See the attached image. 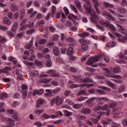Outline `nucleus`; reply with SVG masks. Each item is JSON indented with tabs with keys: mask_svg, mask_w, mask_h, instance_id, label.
I'll return each mask as SVG.
<instances>
[{
	"mask_svg": "<svg viewBox=\"0 0 127 127\" xmlns=\"http://www.w3.org/2000/svg\"><path fill=\"white\" fill-rule=\"evenodd\" d=\"M86 3L83 5L84 8H85L86 10L88 11V13L90 14V20L93 23H96V20H98L99 19V16L96 15V11H95V9L91 8L92 4H91V2L90 1L87 0L86 1Z\"/></svg>",
	"mask_w": 127,
	"mask_h": 127,
	"instance_id": "obj_1",
	"label": "nucleus"
},
{
	"mask_svg": "<svg viewBox=\"0 0 127 127\" xmlns=\"http://www.w3.org/2000/svg\"><path fill=\"white\" fill-rule=\"evenodd\" d=\"M104 15L106 16L107 22L104 21V20H100V23L102 25H104L105 27H109L110 29H112V24H111V20H112V15L108 12H105Z\"/></svg>",
	"mask_w": 127,
	"mask_h": 127,
	"instance_id": "obj_2",
	"label": "nucleus"
},
{
	"mask_svg": "<svg viewBox=\"0 0 127 127\" xmlns=\"http://www.w3.org/2000/svg\"><path fill=\"white\" fill-rule=\"evenodd\" d=\"M64 102V99L62 97L60 98L59 95L57 96L56 97L52 99L51 101V106H54V104H56L57 106H61Z\"/></svg>",
	"mask_w": 127,
	"mask_h": 127,
	"instance_id": "obj_3",
	"label": "nucleus"
},
{
	"mask_svg": "<svg viewBox=\"0 0 127 127\" xmlns=\"http://www.w3.org/2000/svg\"><path fill=\"white\" fill-rule=\"evenodd\" d=\"M104 56L103 54H99L97 56H95L94 57L90 58L88 59L87 62L86 63L87 65H92L94 63H96V62H98L101 58H102Z\"/></svg>",
	"mask_w": 127,
	"mask_h": 127,
	"instance_id": "obj_4",
	"label": "nucleus"
},
{
	"mask_svg": "<svg viewBox=\"0 0 127 127\" xmlns=\"http://www.w3.org/2000/svg\"><path fill=\"white\" fill-rule=\"evenodd\" d=\"M118 56L120 59L116 60L117 63H120V64H126V63H127L126 60L127 61V58H126V56H125V55L120 54Z\"/></svg>",
	"mask_w": 127,
	"mask_h": 127,
	"instance_id": "obj_5",
	"label": "nucleus"
},
{
	"mask_svg": "<svg viewBox=\"0 0 127 127\" xmlns=\"http://www.w3.org/2000/svg\"><path fill=\"white\" fill-rule=\"evenodd\" d=\"M79 42L81 44V48L84 51H86L89 49V47L88 46V42H87V41L84 40L83 39H81L79 40Z\"/></svg>",
	"mask_w": 127,
	"mask_h": 127,
	"instance_id": "obj_6",
	"label": "nucleus"
},
{
	"mask_svg": "<svg viewBox=\"0 0 127 127\" xmlns=\"http://www.w3.org/2000/svg\"><path fill=\"white\" fill-rule=\"evenodd\" d=\"M126 33L127 36L124 37V38H123V35L118 33H115L114 34V35L118 37V40L120 41V42H123L124 43L126 42V41H127V32H126Z\"/></svg>",
	"mask_w": 127,
	"mask_h": 127,
	"instance_id": "obj_7",
	"label": "nucleus"
},
{
	"mask_svg": "<svg viewBox=\"0 0 127 127\" xmlns=\"http://www.w3.org/2000/svg\"><path fill=\"white\" fill-rule=\"evenodd\" d=\"M44 93V90L43 89H35L33 92V96H36V95H38L40 96V95H42Z\"/></svg>",
	"mask_w": 127,
	"mask_h": 127,
	"instance_id": "obj_8",
	"label": "nucleus"
},
{
	"mask_svg": "<svg viewBox=\"0 0 127 127\" xmlns=\"http://www.w3.org/2000/svg\"><path fill=\"white\" fill-rule=\"evenodd\" d=\"M103 69L105 71L104 73L106 77H108V78H111V77H112V73L109 68L105 67L103 68Z\"/></svg>",
	"mask_w": 127,
	"mask_h": 127,
	"instance_id": "obj_9",
	"label": "nucleus"
},
{
	"mask_svg": "<svg viewBox=\"0 0 127 127\" xmlns=\"http://www.w3.org/2000/svg\"><path fill=\"white\" fill-rule=\"evenodd\" d=\"M91 112H92L91 109L86 108L82 109L80 111V113H81V114H84V115H89V114H90Z\"/></svg>",
	"mask_w": 127,
	"mask_h": 127,
	"instance_id": "obj_10",
	"label": "nucleus"
},
{
	"mask_svg": "<svg viewBox=\"0 0 127 127\" xmlns=\"http://www.w3.org/2000/svg\"><path fill=\"white\" fill-rule=\"evenodd\" d=\"M98 0H92V1L94 3V7L95 9L96 12L100 13V10L98 8V5H99V2H98Z\"/></svg>",
	"mask_w": 127,
	"mask_h": 127,
	"instance_id": "obj_11",
	"label": "nucleus"
},
{
	"mask_svg": "<svg viewBox=\"0 0 127 127\" xmlns=\"http://www.w3.org/2000/svg\"><path fill=\"white\" fill-rule=\"evenodd\" d=\"M79 81L81 83H93V80L90 79V77L80 79Z\"/></svg>",
	"mask_w": 127,
	"mask_h": 127,
	"instance_id": "obj_12",
	"label": "nucleus"
},
{
	"mask_svg": "<svg viewBox=\"0 0 127 127\" xmlns=\"http://www.w3.org/2000/svg\"><path fill=\"white\" fill-rule=\"evenodd\" d=\"M118 26L120 28L119 29V32L123 33V34H126L127 33V29H125L121 25H118Z\"/></svg>",
	"mask_w": 127,
	"mask_h": 127,
	"instance_id": "obj_13",
	"label": "nucleus"
},
{
	"mask_svg": "<svg viewBox=\"0 0 127 127\" xmlns=\"http://www.w3.org/2000/svg\"><path fill=\"white\" fill-rule=\"evenodd\" d=\"M10 8L12 11H14L18 9V6L15 4L14 2H13L10 4Z\"/></svg>",
	"mask_w": 127,
	"mask_h": 127,
	"instance_id": "obj_14",
	"label": "nucleus"
},
{
	"mask_svg": "<svg viewBox=\"0 0 127 127\" xmlns=\"http://www.w3.org/2000/svg\"><path fill=\"white\" fill-rule=\"evenodd\" d=\"M3 23L4 24H6V25H10V24H11V21L7 17L4 18Z\"/></svg>",
	"mask_w": 127,
	"mask_h": 127,
	"instance_id": "obj_15",
	"label": "nucleus"
},
{
	"mask_svg": "<svg viewBox=\"0 0 127 127\" xmlns=\"http://www.w3.org/2000/svg\"><path fill=\"white\" fill-rule=\"evenodd\" d=\"M43 118H44V119H45V120H47L48 119H50V118H51V119H55V116L52 115L51 116L48 115V114H44L42 115Z\"/></svg>",
	"mask_w": 127,
	"mask_h": 127,
	"instance_id": "obj_16",
	"label": "nucleus"
},
{
	"mask_svg": "<svg viewBox=\"0 0 127 127\" xmlns=\"http://www.w3.org/2000/svg\"><path fill=\"white\" fill-rule=\"evenodd\" d=\"M126 89H127V86H126V85H121L118 89V93L121 94V93L125 92V90H126Z\"/></svg>",
	"mask_w": 127,
	"mask_h": 127,
	"instance_id": "obj_17",
	"label": "nucleus"
},
{
	"mask_svg": "<svg viewBox=\"0 0 127 127\" xmlns=\"http://www.w3.org/2000/svg\"><path fill=\"white\" fill-rule=\"evenodd\" d=\"M11 70V68L9 66H5L3 68V73L4 74H8V72Z\"/></svg>",
	"mask_w": 127,
	"mask_h": 127,
	"instance_id": "obj_18",
	"label": "nucleus"
},
{
	"mask_svg": "<svg viewBox=\"0 0 127 127\" xmlns=\"http://www.w3.org/2000/svg\"><path fill=\"white\" fill-rule=\"evenodd\" d=\"M102 122L104 125H110V123L111 122H112V120L108 118H105L104 119H103Z\"/></svg>",
	"mask_w": 127,
	"mask_h": 127,
	"instance_id": "obj_19",
	"label": "nucleus"
},
{
	"mask_svg": "<svg viewBox=\"0 0 127 127\" xmlns=\"http://www.w3.org/2000/svg\"><path fill=\"white\" fill-rule=\"evenodd\" d=\"M101 105H103V103H99L97 104L98 107H96L95 108H94V111H95V112H98V111H100V110H102V109H103V107H101Z\"/></svg>",
	"mask_w": 127,
	"mask_h": 127,
	"instance_id": "obj_20",
	"label": "nucleus"
},
{
	"mask_svg": "<svg viewBox=\"0 0 127 127\" xmlns=\"http://www.w3.org/2000/svg\"><path fill=\"white\" fill-rule=\"evenodd\" d=\"M17 27H18V24L17 22H15L13 24V27H12V31L15 32L17 30Z\"/></svg>",
	"mask_w": 127,
	"mask_h": 127,
	"instance_id": "obj_21",
	"label": "nucleus"
},
{
	"mask_svg": "<svg viewBox=\"0 0 127 127\" xmlns=\"http://www.w3.org/2000/svg\"><path fill=\"white\" fill-rule=\"evenodd\" d=\"M54 54L56 56H58V55H59V49H58V47H54Z\"/></svg>",
	"mask_w": 127,
	"mask_h": 127,
	"instance_id": "obj_22",
	"label": "nucleus"
},
{
	"mask_svg": "<svg viewBox=\"0 0 127 127\" xmlns=\"http://www.w3.org/2000/svg\"><path fill=\"white\" fill-rule=\"evenodd\" d=\"M5 98H8V94L6 93H1L0 94V99L3 100Z\"/></svg>",
	"mask_w": 127,
	"mask_h": 127,
	"instance_id": "obj_23",
	"label": "nucleus"
},
{
	"mask_svg": "<svg viewBox=\"0 0 127 127\" xmlns=\"http://www.w3.org/2000/svg\"><path fill=\"white\" fill-rule=\"evenodd\" d=\"M95 100H96V97H92L86 101V104L90 105V104H92Z\"/></svg>",
	"mask_w": 127,
	"mask_h": 127,
	"instance_id": "obj_24",
	"label": "nucleus"
},
{
	"mask_svg": "<svg viewBox=\"0 0 127 127\" xmlns=\"http://www.w3.org/2000/svg\"><path fill=\"white\" fill-rule=\"evenodd\" d=\"M95 93H96V94H98L99 95H104L106 94V92H105L104 90H102L101 89L95 90Z\"/></svg>",
	"mask_w": 127,
	"mask_h": 127,
	"instance_id": "obj_25",
	"label": "nucleus"
},
{
	"mask_svg": "<svg viewBox=\"0 0 127 127\" xmlns=\"http://www.w3.org/2000/svg\"><path fill=\"white\" fill-rule=\"evenodd\" d=\"M67 54L68 55L71 56L73 53H74V49L72 47H69L67 50Z\"/></svg>",
	"mask_w": 127,
	"mask_h": 127,
	"instance_id": "obj_26",
	"label": "nucleus"
},
{
	"mask_svg": "<svg viewBox=\"0 0 127 127\" xmlns=\"http://www.w3.org/2000/svg\"><path fill=\"white\" fill-rule=\"evenodd\" d=\"M32 45H33V41L32 40H31L29 42V44H27L25 46V48L26 49H30V48L32 47Z\"/></svg>",
	"mask_w": 127,
	"mask_h": 127,
	"instance_id": "obj_27",
	"label": "nucleus"
},
{
	"mask_svg": "<svg viewBox=\"0 0 127 127\" xmlns=\"http://www.w3.org/2000/svg\"><path fill=\"white\" fill-rule=\"evenodd\" d=\"M52 80V79L50 78H45L42 79V82L43 83H45V84H47V83H50V82H51Z\"/></svg>",
	"mask_w": 127,
	"mask_h": 127,
	"instance_id": "obj_28",
	"label": "nucleus"
},
{
	"mask_svg": "<svg viewBox=\"0 0 127 127\" xmlns=\"http://www.w3.org/2000/svg\"><path fill=\"white\" fill-rule=\"evenodd\" d=\"M69 19L72 20L73 19V18H74V19H78V16L73 15V14H70L68 16ZM73 17V18H72Z\"/></svg>",
	"mask_w": 127,
	"mask_h": 127,
	"instance_id": "obj_29",
	"label": "nucleus"
},
{
	"mask_svg": "<svg viewBox=\"0 0 127 127\" xmlns=\"http://www.w3.org/2000/svg\"><path fill=\"white\" fill-rule=\"evenodd\" d=\"M46 65L47 67H52V61L51 59H49L47 60Z\"/></svg>",
	"mask_w": 127,
	"mask_h": 127,
	"instance_id": "obj_30",
	"label": "nucleus"
},
{
	"mask_svg": "<svg viewBox=\"0 0 127 127\" xmlns=\"http://www.w3.org/2000/svg\"><path fill=\"white\" fill-rule=\"evenodd\" d=\"M114 71L115 73H120V72H122L121 67L119 66H116V67H114Z\"/></svg>",
	"mask_w": 127,
	"mask_h": 127,
	"instance_id": "obj_31",
	"label": "nucleus"
},
{
	"mask_svg": "<svg viewBox=\"0 0 127 127\" xmlns=\"http://www.w3.org/2000/svg\"><path fill=\"white\" fill-rule=\"evenodd\" d=\"M112 108L113 112H116V111H117V103L114 102L112 104Z\"/></svg>",
	"mask_w": 127,
	"mask_h": 127,
	"instance_id": "obj_32",
	"label": "nucleus"
},
{
	"mask_svg": "<svg viewBox=\"0 0 127 127\" xmlns=\"http://www.w3.org/2000/svg\"><path fill=\"white\" fill-rule=\"evenodd\" d=\"M25 12H26L25 9L21 10L20 19H23V17H24V15H25Z\"/></svg>",
	"mask_w": 127,
	"mask_h": 127,
	"instance_id": "obj_33",
	"label": "nucleus"
},
{
	"mask_svg": "<svg viewBox=\"0 0 127 127\" xmlns=\"http://www.w3.org/2000/svg\"><path fill=\"white\" fill-rule=\"evenodd\" d=\"M118 11L121 12V13H126V12H127V10L125 8L120 7L118 9Z\"/></svg>",
	"mask_w": 127,
	"mask_h": 127,
	"instance_id": "obj_34",
	"label": "nucleus"
},
{
	"mask_svg": "<svg viewBox=\"0 0 127 127\" xmlns=\"http://www.w3.org/2000/svg\"><path fill=\"white\" fill-rule=\"evenodd\" d=\"M47 73L48 74H51V76L53 77V75H54L55 73H56V71L53 70V69H50L48 70Z\"/></svg>",
	"mask_w": 127,
	"mask_h": 127,
	"instance_id": "obj_35",
	"label": "nucleus"
},
{
	"mask_svg": "<svg viewBox=\"0 0 127 127\" xmlns=\"http://www.w3.org/2000/svg\"><path fill=\"white\" fill-rule=\"evenodd\" d=\"M30 75L31 76H34V77H35V76H37L38 75V71L37 70H33L31 71Z\"/></svg>",
	"mask_w": 127,
	"mask_h": 127,
	"instance_id": "obj_36",
	"label": "nucleus"
},
{
	"mask_svg": "<svg viewBox=\"0 0 127 127\" xmlns=\"http://www.w3.org/2000/svg\"><path fill=\"white\" fill-rule=\"evenodd\" d=\"M0 29H1V30H2V31H6L8 30V28L2 25H0Z\"/></svg>",
	"mask_w": 127,
	"mask_h": 127,
	"instance_id": "obj_37",
	"label": "nucleus"
},
{
	"mask_svg": "<svg viewBox=\"0 0 127 127\" xmlns=\"http://www.w3.org/2000/svg\"><path fill=\"white\" fill-rule=\"evenodd\" d=\"M74 3L76 4L77 8H80V7H81V3H80L79 0H75Z\"/></svg>",
	"mask_w": 127,
	"mask_h": 127,
	"instance_id": "obj_38",
	"label": "nucleus"
},
{
	"mask_svg": "<svg viewBox=\"0 0 127 127\" xmlns=\"http://www.w3.org/2000/svg\"><path fill=\"white\" fill-rule=\"evenodd\" d=\"M83 107V104H74L73 105L74 109H81Z\"/></svg>",
	"mask_w": 127,
	"mask_h": 127,
	"instance_id": "obj_39",
	"label": "nucleus"
},
{
	"mask_svg": "<svg viewBox=\"0 0 127 127\" xmlns=\"http://www.w3.org/2000/svg\"><path fill=\"white\" fill-rule=\"evenodd\" d=\"M64 113L65 117H70L72 115V113L67 110H64Z\"/></svg>",
	"mask_w": 127,
	"mask_h": 127,
	"instance_id": "obj_40",
	"label": "nucleus"
},
{
	"mask_svg": "<svg viewBox=\"0 0 127 127\" xmlns=\"http://www.w3.org/2000/svg\"><path fill=\"white\" fill-rule=\"evenodd\" d=\"M23 94H22V98L23 99H26V97L27 96V90H23L22 91Z\"/></svg>",
	"mask_w": 127,
	"mask_h": 127,
	"instance_id": "obj_41",
	"label": "nucleus"
},
{
	"mask_svg": "<svg viewBox=\"0 0 127 127\" xmlns=\"http://www.w3.org/2000/svg\"><path fill=\"white\" fill-rule=\"evenodd\" d=\"M5 41H6V38L4 37H2L0 40V44L5 43Z\"/></svg>",
	"mask_w": 127,
	"mask_h": 127,
	"instance_id": "obj_42",
	"label": "nucleus"
},
{
	"mask_svg": "<svg viewBox=\"0 0 127 127\" xmlns=\"http://www.w3.org/2000/svg\"><path fill=\"white\" fill-rule=\"evenodd\" d=\"M13 118L15 120H16L17 121H18L19 120V118H18V116L17 112H14L13 114Z\"/></svg>",
	"mask_w": 127,
	"mask_h": 127,
	"instance_id": "obj_43",
	"label": "nucleus"
},
{
	"mask_svg": "<svg viewBox=\"0 0 127 127\" xmlns=\"http://www.w3.org/2000/svg\"><path fill=\"white\" fill-rule=\"evenodd\" d=\"M35 64L37 65V66H41L42 65V62L39 61L38 60H36L35 61Z\"/></svg>",
	"mask_w": 127,
	"mask_h": 127,
	"instance_id": "obj_44",
	"label": "nucleus"
},
{
	"mask_svg": "<svg viewBox=\"0 0 127 127\" xmlns=\"http://www.w3.org/2000/svg\"><path fill=\"white\" fill-rule=\"evenodd\" d=\"M44 112V109H42V110H36L35 111V114H36L37 115H39L40 114H42V113H43Z\"/></svg>",
	"mask_w": 127,
	"mask_h": 127,
	"instance_id": "obj_45",
	"label": "nucleus"
},
{
	"mask_svg": "<svg viewBox=\"0 0 127 127\" xmlns=\"http://www.w3.org/2000/svg\"><path fill=\"white\" fill-rule=\"evenodd\" d=\"M24 64H25V65H27V66H32V65H33V63H30V62H28L26 61H25L23 62Z\"/></svg>",
	"mask_w": 127,
	"mask_h": 127,
	"instance_id": "obj_46",
	"label": "nucleus"
},
{
	"mask_svg": "<svg viewBox=\"0 0 127 127\" xmlns=\"http://www.w3.org/2000/svg\"><path fill=\"white\" fill-rule=\"evenodd\" d=\"M97 114L98 115H99L97 117V119H99L100 120V119H101V117H102V115H105V114H106V112H97Z\"/></svg>",
	"mask_w": 127,
	"mask_h": 127,
	"instance_id": "obj_47",
	"label": "nucleus"
},
{
	"mask_svg": "<svg viewBox=\"0 0 127 127\" xmlns=\"http://www.w3.org/2000/svg\"><path fill=\"white\" fill-rule=\"evenodd\" d=\"M71 9H72L75 13H78V10H77V8H76V7L74 5H70Z\"/></svg>",
	"mask_w": 127,
	"mask_h": 127,
	"instance_id": "obj_48",
	"label": "nucleus"
},
{
	"mask_svg": "<svg viewBox=\"0 0 127 127\" xmlns=\"http://www.w3.org/2000/svg\"><path fill=\"white\" fill-rule=\"evenodd\" d=\"M103 5L105 6V7H111V6H112V4L104 2H103Z\"/></svg>",
	"mask_w": 127,
	"mask_h": 127,
	"instance_id": "obj_49",
	"label": "nucleus"
},
{
	"mask_svg": "<svg viewBox=\"0 0 127 127\" xmlns=\"http://www.w3.org/2000/svg\"><path fill=\"white\" fill-rule=\"evenodd\" d=\"M22 91H27V89H28V86H27L26 84H23L22 85Z\"/></svg>",
	"mask_w": 127,
	"mask_h": 127,
	"instance_id": "obj_50",
	"label": "nucleus"
},
{
	"mask_svg": "<svg viewBox=\"0 0 127 127\" xmlns=\"http://www.w3.org/2000/svg\"><path fill=\"white\" fill-rule=\"evenodd\" d=\"M34 4L35 6H36L37 7H40V3H39V1L37 0H35L34 2Z\"/></svg>",
	"mask_w": 127,
	"mask_h": 127,
	"instance_id": "obj_51",
	"label": "nucleus"
},
{
	"mask_svg": "<svg viewBox=\"0 0 127 127\" xmlns=\"http://www.w3.org/2000/svg\"><path fill=\"white\" fill-rule=\"evenodd\" d=\"M66 41H68V42H70L72 43V42H74V38L70 37L68 38H67L66 39Z\"/></svg>",
	"mask_w": 127,
	"mask_h": 127,
	"instance_id": "obj_52",
	"label": "nucleus"
},
{
	"mask_svg": "<svg viewBox=\"0 0 127 127\" xmlns=\"http://www.w3.org/2000/svg\"><path fill=\"white\" fill-rule=\"evenodd\" d=\"M99 89H102V90H105V91H110L111 89L107 88V87L105 86H100Z\"/></svg>",
	"mask_w": 127,
	"mask_h": 127,
	"instance_id": "obj_53",
	"label": "nucleus"
},
{
	"mask_svg": "<svg viewBox=\"0 0 127 127\" xmlns=\"http://www.w3.org/2000/svg\"><path fill=\"white\" fill-rule=\"evenodd\" d=\"M70 94H71V91L70 90H66L64 93V94L65 95V97H68V96H69Z\"/></svg>",
	"mask_w": 127,
	"mask_h": 127,
	"instance_id": "obj_54",
	"label": "nucleus"
},
{
	"mask_svg": "<svg viewBox=\"0 0 127 127\" xmlns=\"http://www.w3.org/2000/svg\"><path fill=\"white\" fill-rule=\"evenodd\" d=\"M127 0H123L121 2V5L123 6H127Z\"/></svg>",
	"mask_w": 127,
	"mask_h": 127,
	"instance_id": "obj_55",
	"label": "nucleus"
},
{
	"mask_svg": "<svg viewBox=\"0 0 127 127\" xmlns=\"http://www.w3.org/2000/svg\"><path fill=\"white\" fill-rule=\"evenodd\" d=\"M64 10L65 11L66 15H68L69 14V10L68 9V8L66 7H64Z\"/></svg>",
	"mask_w": 127,
	"mask_h": 127,
	"instance_id": "obj_56",
	"label": "nucleus"
},
{
	"mask_svg": "<svg viewBox=\"0 0 127 127\" xmlns=\"http://www.w3.org/2000/svg\"><path fill=\"white\" fill-rule=\"evenodd\" d=\"M57 62H58V63H62L63 60L60 57H58L57 58Z\"/></svg>",
	"mask_w": 127,
	"mask_h": 127,
	"instance_id": "obj_57",
	"label": "nucleus"
},
{
	"mask_svg": "<svg viewBox=\"0 0 127 127\" xmlns=\"http://www.w3.org/2000/svg\"><path fill=\"white\" fill-rule=\"evenodd\" d=\"M65 38H66L65 37V35H64V34L61 33V41H64V40H65Z\"/></svg>",
	"mask_w": 127,
	"mask_h": 127,
	"instance_id": "obj_58",
	"label": "nucleus"
},
{
	"mask_svg": "<svg viewBox=\"0 0 127 127\" xmlns=\"http://www.w3.org/2000/svg\"><path fill=\"white\" fill-rule=\"evenodd\" d=\"M60 88H58L56 89L53 90V94H57V93L60 92Z\"/></svg>",
	"mask_w": 127,
	"mask_h": 127,
	"instance_id": "obj_59",
	"label": "nucleus"
},
{
	"mask_svg": "<svg viewBox=\"0 0 127 127\" xmlns=\"http://www.w3.org/2000/svg\"><path fill=\"white\" fill-rule=\"evenodd\" d=\"M58 38H59V35H54L53 36V40H58Z\"/></svg>",
	"mask_w": 127,
	"mask_h": 127,
	"instance_id": "obj_60",
	"label": "nucleus"
},
{
	"mask_svg": "<svg viewBox=\"0 0 127 127\" xmlns=\"http://www.w3.org/2000/svg\"><path fill=\"white\" fill-rule=\"evenodd\" d=\"M45 42H46V40H45L44 39H42L40 40L39 44H40V45L44 44V43H45Z\"/></svg>",
	"mask_w": 127,
	"mask_h": 127,
	"instance_id": "obj_61",
	"label": "nucleus"
},
{
	"mask_svg": "<svg viewBox=\"0 0 127 127\" xmlns=\"http://www.w3.org/2000/svg\"><path fill=\"white\" fill-rule=\"evenodd\" d=\"M17 79L18 80H19V81L22 80V74L20 73V74L17 75Z\"/></svg>",
	"mask_w": 127,
	"mask_h": 127,
	"instance_id": "obj_62",
	"label": "nucleus"
},
{
	"mask_svg": "<svg viewBox=\"0 0 127 127\" xmlns=\"http://www.w3.org/2000/svg\"><path fill=\"white\" fill-rule=\"evenodd\" d=\"M123 125L125 127H127V119H124L123 120Z\"/></svg>",
	"mask_w": 127,
	"mask_h": 127,
	"instance_id": "obj_63",
	"label": "nucleus"
},
{
	"mask_svg": "<svg viewBox=\"0 0 127 127\" xmlns=\"http://www.w3.org/2000/svg\"><path fill=\"white\" fill-rule=\"evenodd\" d=\"M112 127H121V126L116 123H112Z\"/></svg>",
	"mask_w": 127,
	"mask_h": 127,
	"instance_id": "obj_64",
	"label": "nucleus"
}]
</instances>
